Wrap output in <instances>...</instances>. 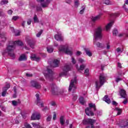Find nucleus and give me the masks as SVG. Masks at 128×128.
I'll use <instances>...</instances> for the list:
<instances>
[{
  "instance_id": "nucleus-50",
  "label": "nucleus",
  "mask_w": 128,
  "mask_h": 128,
  "mask_svg": "<svg viewBox=\"0 0 128 128\" xmlns=\"http://www.w3.org/2000/svg\"><path fill=\"white\" fill-rule=\"evenodd\" d=\"M74 6L76 8H78L80 6V3H78V1H75Z\"/></svg>"
},
{
  "instance_id": "nucleus-44",
  "label": "nucleus",
  "mask_w": 128,
  "mask_h": 128,
  "mask_svg": "<svg viewBox=\"0 0 128 128\" xmlns=\"http://www.w3.org/2000/svg\"><path fill=\"white\" fill-rule=\"evenodd\" d=\"M113 36H116L118 34V31L116 30H114L112 32Z\"/></svg>"
},
{
  "instance_id": "nucleus-2",
  "label": "nucleus",
  "mask_w": 128,
  "mask_h": 128,
  "mask_svg": "<svg viewBox=\"0 0 128 128\" xmlns=\"http://www.w3.org/2000/svg\"><path fill=\"white\" fill-rule=\"evenodd\" d=\"M102 26H99L96 28L94 32V44H96L97 48H104L102 44L97 42L98 40H102Z\"/></svg>"
},
{
  "instance_id": "nucleus-54",
  "label": "nucleus",
  "mask_w": 128,
  "mask_h": 128,
  "mask_svg": "<svg viewBox=\"0 0 128 128\" xmlns=\"http://www.w3.org/2000/svg\"><path fill=\"white\" fill-rule=\"evenodd\" d=\"M113 16H114V18H116V16H120V13H114L112 14Z\"/></svg>"
},
{
  "instance_id": "nucleus-30",
  "label": "nucleus",
  "mask_w": 128,
  "mask_h": 128,
  "mask_svg": "<svg viewBox=\"0 0 128 128\" xmlns=\"http://www.w3.org/2000/svg\"><path fill=\"white\" fill-rule=\"evenodd\" d=\"M115 110L117 112V115L120 116V114H122V109L116 107L115 108Z\"/></svg>"
},
{
  "instance_id": "nucleus-47",
  "label": "nucleus",
  "mask_w": 128,
  "mask_h": 128,
  "mask_svg": "<svg viewBox=\"0 0 128 128\" xmlns=\"http://www.w3.org/2000/svg\"><path fill=\"white\" fill-rule=\"evenodd\" d=\"M72 62L73 64H76V60H74V58H72Z\"/></svg>"
},
{
  "instance_id": "nucleus-45",
  "label": "nucleus",
  "mask_w": 128,
  "mask_h": 128,
  "mask_svg": "<svg viewBox=\"0 0 128 128\" xmlns=\"http://www.w3.org/2000/svg\"><path fill=\"white\" fill-rule=\"evenodd\" d=\"M42 30H40V31L36 34L37 38H40L42 35Z\"/></svg>"
},
{
  "instance_id": "nucleus-34",
  "label": "nucleus",
  "mask_w": 128,
  "mask_h": 128,
  "mask_svg": "<svg viewBox=\"0 0 128 128\" xmlns=\"http://www.w3.org/2000/svg\"><path fill=\"white\" fill-rule=\"evenodd\" d=\"M36 10L37 12H42V8L40 5H38L36 6Z\"/></svg>"
},
{
  "instance_id": "nucleus-9",
  "label": "nucleus",
  "mask_w": 128,
  "mask_h": 128,
  "mask_svg": "<svg viewBox=\"0 0 128 128\" xmlns=\"http://www.w3.org/2000/svg\"><path fill=\"white\" fill-rule=\"evenodd\" d=\"M94 122H96V120L92 119H84L82 121L83 124L86 125V124H90V128H94Z\"/></svg>"
},
{
  "instance_id": "nucleus-22",
  "label": "nucleus",
  "mask_w": 128,
  "mask_h": 128,
  "mask_svg": "<svg viewBox=\"0 0 128 128\" xmlns=\"http://www.w3.org/2000/svg\"><path fill=\"white\" fill-rule=\"evenodd\" d=\"M52 0H46V2L41 4L42 8H46L48 6V4Z\"/></svg>"
},
{
  "instance_id": "nucleus-12",
  "label": "nucleus",
  "mask_w": 128,
  "mask_h": 128,
  "mask_svg": "<svg viewBox=\"0 0 128 128\" xmlns=\"http://www.w3.org/2000/svg\"><path fill=\"white\" fill-rule=\"evenodd\" d=\"M10 88V85L8 83H6V86L2 88V96H4L6 94V90H8Z\"/></svg>"
},
{
  "instance_id": "nucleus-46",
  "label": "nucleus",
  "mask_w": 128,
  "mask_h": 128,
  "mask_svg": "<svg viewBox=\"0 0 128 128\" xmlns=\"http://www.w3.org/2000/svg\"><path fill=\"white\" fill-rule=\"evenodd\" d=\"M19 18L20 17L18 16H14L12 20H18Z\"/></svg>"
},
{
  "instance_id": "nucleus-53",
  "label": "nucleus",
  "mask_w": 128,
  "mask_h": 128,
  "mask_svg": "<svg viewBox=\"0 0 128 128\" xmlns=\"http://www.w3.org/2000/svg\"><path fill=\"white\" fill-rule=\"evenodd\" d=\"M122 80V78L117 77L116 78V82H120Z\"/></svg>"
},
{
  "instance_id": "nucleus-39",
  "label": "nucleus",
  "mask_w": 128,
  "mask_h": 128,
  "mask_svg": "<svg viewBox=\"0 0 128 128\" xmlns=\"http://www.w3.org/2000/svg\"><path fill=\"white\" fill-rule=\"evenodd\" d=\"M82 10H80V14H82L84 12V10H86V6H82Z\"/></svg>"
},
{
  "instance_id": "nucleus-62",
  "label": "nucleus",
  "mask_w": 128,
  "mask_h": 128,
  "mask_svg": "<svg viewBox=\"0 0 128 128\" xmlns=\"http://www.w3.org/2000/svg\"><path fill=\"white\" fill-rule=\"evenodd\" d=\"M82 54V52L80 51H78L76 53V55L77 56H80Z\"/></svg>"
},
{
  "instance_id": "nucleus-35",
  "label": "nucleus",
  "mask_w": 128,
  "mask_h": 128,
  "mask_svg": "<svg viewBox=\"0 0 128 128\" xmlns=\"http://www.w3.org/2000/svg\"><path fill=\"white\" fill-rule=\"evenodd\" d=\"M34 20L35 23L39 22L40 20H38V16L36 15H34Z\"/></svg>"
},
{
  "instance_id": "nucleus-18",
  "label": "nucleus",
  "mask_w": 128,
  "mask_h": 128,
  "mask_svg": "<svg viewBox=\"0 0 128 128\" xmlns=\"http://www.w3.org/2000/svg\"><path fill=\"white\" fill-rule=\"evenodd\" d=\"M120 96L123 98H126V92L124 89H121L120 90Z\"/></svg>"
},
{
  "instance_id": "nucleus-38",
  "label": "nucleus",
  "mask_w": 128,
  "mask_h": 128,
  "mask_svg": "<svg viewBox=\"0 0 128 128\" xmlns=\"http://www.w3.org/2000/svg\"><path fill=\"white\" fill-rule=\"evenodd\" d=\"M24 126H25L26 128H32V126H30V125L27 122L24 123Z\"/></svg>"
},
{
  "instance_id": "nucleus-33",
  "label": "nucleus",
  "mask_w": 128,
  "mask_h": 128,
  "mask_svg": "<svg viewBox=\"0 0 128 128\" xmlns=\"http://www.w3.org/2000/svg\"><path fill=\"white\" fill-rule=\"evenodd\" d=\"M18 104H20V102H16V100H12V106H18Z\"/></svg>"
},
{
  "instance_id": "nucleus-8",
  "label": "nucleus",
  "mask_w": 128,
  "mask_h": 128,
  "mask_svg": "<svg viewBox=\"0 0 128 128\" xmlns=\"http://www.w3.org/2000/svg\"><path fill=\"white\" fill-rule=\"evenodd\" d=\"M43 74L46 80H50V78H52L54 72H52V70L50 69V66L47 67V70L44 71Z\"/></svg>"
},
{
  "instance_id": "nucleus-51",
  "label": "nucleus",
  "mask_w": 128,
  "mask_h": 128,
  "mask_svg": "<svg viewBox=\"0 0 128 128\" xmlns=\"http://www.w3.org/2000/svg\"><path fill=\"white\" fill-rule=\"evenodd\" d=\"M123 8H124V10H125V12H128V8L126 7V4H124L123 5Z\"/></svg>"
},
{
  "instance_id": "nucleus-63",
  "label": "nucleus",
  "mask_w": 128,
  "mask_h": 128,
  "mask_svg": "<svg viewBox=\"0 0 128 128\" xmlns=\"http://www.w3.org/2000/svg\"><path fill=\"white\" fill-rule=\"evenodd\" d=\"M20 32H18L16 33L15 36H20Z\"/></svg>"
},
{
  "instance_id": "nucleus-59",
  "label": "nucleus",
  "mask_w": 128,
  "mask_h": 128,
  "mask_svg": "<svg viewBox=\"0 0 128 128\" xmlns=\"http://www.w3.org/2000/svg\"><path fill=\"white\" fill-rule=\"evenodd\" d=\"M124 104H128V99H126L124 101L122 102Z\"/></svg>"
},
{
  "instance_id": "nucleus-17",
  "label": "nucleus",
  "mask_w": 128,
  "mask_h": 128,
  "mask_svg": "<svg viewBox=\"0 0 128 128\" xmlns=\"http://www.w3.org/2000/svg\"><path fill=\"white\" fill-rule=\"evenodd\" d=\"M60 64V61L56 59L54 60L51 66L52 68H58V64Z\"/></svg>"
},
{
  "instance_id": "nucleus-52",
  "label": "nucleus",
  "mask_w": 128,
  "mask_h": 128,
  "mask_svg": "<svg viewBox=\"0 0 128 128\" xmlns=\"http://www.w3.org/2000/svg\"><path fill=\"white\" fill-rule=\"evenodd\" d=\"M52 120V116H49L46 118V122H50Z\"/></svg>"
},
{
  "instance_id": "nucleus-57",
  "label": "nucleus",
  "mask_w": 128,
  "mask_h": 128,
  "mask_svg": "<svg viewBox=\"0 0 128 128\" xmlns=\"http://www.w3.org/2000/svg\"><path fill=\"white\" fill-rule=\"evenodd\" d=\"M53 120H56V112H54V116H53Z\"/></svg>"
},
{
  "instance_id": "nucleus-27",
  "label": "nucleus",
  "mask_w": 128,
  "mask_h": 128,
  "mask_svg": "<svg viewBox=\"0 0 128 128\" xmlns=\"http://www.w3.org/2000/svg\"><path fill=\"white\" fill-rule=\"evenodd\" d=\"M47 52L49 54H50L54 52V48L52 46H49L47 47Z\"/></svg>"
},
{
  "instance_id": "nucleus-19",
  "label": "nucleus",
  "mask_w": 128,
  "mask_h": 128,
  "mask_svg": "<svg viewBox=\"0 0 128 128\" xmlns=\"http://www.w3.org/2000/svg\"><path fill=\"white\" fill-rule=\"evenodd\" d=\"M86 64H82L80 65V68H78V64L76 65V68L77 70H78V72H80V70H84V68H86Z\"/></svg>"
},
{
  "instance_id": "nucleus-36",
  "label": "nucleus",
  "mask_w": 128,
  "mask_h": 128,
  "mask_svg": "<svg viewBox=\"0 0 128 128\" xmlns=\"http://www.w3.org/2000/svg\"><path fill=\"white\" fill-rule=\"evenodd\" d=\"M84 74H86V76H89L90 75V69L88 68H86L85 70H84Z\"/></svg>"
},
{
  "instance_id": "nucleus-14",
  "label": "nucleus",
  "mask_w": 128,
  "mask_h": 128,
  "mask_svg": "<svg viewBox=\"0 0 128 128\" xmlns=\"http://www.w3.org/2000/svg\"><path fill=\"white\" fill-rule=\"evenodd\" d=\"M31 85L33 88H37L38 90L42 86L40 84H38L36 81H32L31 82Z\"/></svg>"
},
{
  "instance_id": "nucleus-32",
  "label": "nucleus",
  "mask_w": 128,
  "mask_h": 128,
  "mask_svg": "<svg viewBox=\"0 0 128 128\" xmlns=\"http://www.w3.org/2000/svg\"><path fill=\"white\" fill-rule=\"evenodd\" d=\"M32 126L35 128H38L40 127V123H34L32 122Z\"/></svg>"
},
{
  "instance_id": "nucleus-56",
  "label": "nucleus",
  "mask_w": 128,
  "mask_h": 128,
  "mask_svg": "<svg viewBox=\"0 0 128 128\" xmlns=\"http://www.w3.org/2000/svg\"><path fill=\"white\" fill-rule=\"evenodd\" d=\"M106 48L107 50H110V42L106 44Z\"/></svg>"
},
{
  "instance_id": "nucleus-37",
  "label": "nucleus",
  "mask_w": 128,
  "mask_h": 128,
  "mask_svg": "<svg viewBox=\"0 0 128 128\" xmlns=\"http://www.w3.org/2000/svg\"><path fill=\"white\" fill-rule=\"evenodd\" d=\"M8 3V0H3L0 2V4H2V6L4 4H6Z\"/></svg>"
},
{
  "instance_id": "nucleus-48",
  "label": "nucleus",
  "mask_w": 128,
  "mask_h": 128,
  "mask_svg": "<svg viewBox=\"0 0 128 128\" xmlns=\"http://www.w3.org/2000/svg\"><path fill=\"white\" fill-rule=\"evenodd\" d=\"M104 4H112L110 3V0H106L104 2Z\"/></svg>"
},
{
  "instance_id": "nucleus-7",
  "label": "nucleus",
  "mask_w": 128,
  "mask_h": 128,
  "mask_svg": "<svg viewBox=\"0 0 128 128\" xmlns=\"http://www.w3.org/2000/svg\"><path fill=\"white\" fill-rule=\"evenodd\" d=\"M51 92L52 94L54 96H58V94H64V90L58 92V87L54 84H52L51 86Z\"/></svg>"
},
{
  "instance_id": "nucleus-60",
  "label": "nucleus",
  "mask_w": 128,
  "mask_h": 128,
  "mask_svg": "<svg viewBox=\"0 0 128 128\" xmlns=\"http://www.w3.org/2000/svg\"><path fill=\"white\" fill-rule=\"evenodd\" d=\"M8 14H12V10H10L8 11Z\"/></svg>"
},
{
  "instance_id": "nucleus-21",
  "label": "nucleus",
  "mask_w": 128,
  "mask_h": 128,
  "mask_svg": "<svg viewBox=\"0 0 128 128\" xmlns=\"http://www.w3.org/2000/svg\"><path fill=\"white\" fill-rule=\"evenodd\" d=\"M112 24H114V22H111L106 26V30L107 32L110 29L112 26Z\"/></svg>"
},
{
  "instance_id": "nucleus-4",
  "label": "nucleus",
  "mask_w": 128,
  "mask_h": 128,
  "mask_svg": "<svg viewBox=\"0 0 128 128\" xmlns=\"http://www.w3.org/2000/svg\"><path fill=\"white\" fill-rule=\"evenodd\" d=\"M59 52H64L66 54H68L69 56L72 55V51L68 48V45L66 44L64 46L61 45L58 48Z\"/></svg>"
},
{
  "instance_id": "nucleus-43",
  "label": "nucleus",
  "mask_w": 128,
  "mask_h": 128,
  "mask_svg": "<svg viewBox=\"0 0 128 128\" xmlns=\"http://www.w3.org/2000/svg\"><path fill=\"white\" fill-rule=\"evenodd\" d=\"M78 62H80V64H83V62H84L86 61L82 58H78Z\"/></svg>"
},
{
  "instance_id": "nucleus-13",
  "label": "nucleus",
  "mask_w": 128,
  "mask_h": 128,
  "mask_svg": "<svg viewBox=\"0 0 128 128\" xmlns=\"http://www.w3.org/2000/svg\"><path fill=\"white\" fill-rule=\"evenodd\" d=\"M40 118V115L36 112L34 113L31 116L32 120H38Z\"/></svg>"
},
{
  "instance_id": "nucleus-16",
  "label": "nucleus",
  "mask_w": 128,
  "mask_h": 128,
  "mask_svg": "<svg viewBox=\"0 0 128 128\" xmlns=\"http://www.w3.org/2000/svg\"><path fill=\"white\" fill-rule=\"evenodd\" d=\"M54 38L56 40H58L59 42L64 41V36H62V34H56L54 36Z\"/></svg>"
},
{
  "instance_id": "nucleus-25",
  "label": "nucleus",
  "mask_w": 128,
  "mask_h": 128,
  "mask_svg": "<svg viewBox=\"0 0 128 128\" xmlns=\"http://www.w3.org/2000/svg\"><path fill=\"white\" fill-rule=\"evenodd\" d=\"M85 52H86V54L88 56H92V52L88 48H85L84 49Z\"/></svg>"
},
{
  "instance_id": "nucleus-20",
  "label": "nucleus",
  "mask_w": 128,
  "mask_h": 128,
  "mask_svg": "<svg viewBox=\"0 0 128 128\" xmlns=\"http://www.w3.org/2000/svg\"><path fill=\"white\" fill-rule=\"evenodd\" d=\"M31 58L32 60H36V62H40V57H36V54H32L31 56Z\"/></svg>"
},
{
  "instance_id": "nucleus-29",
  "label": "nucleus",
  "mask_w": 128,
  "mask_h": 128,
  "mask_svg": "<svg viewBox=\"0 0 128 128\" xmlns=\"http://www.w3.org/2000/svg\"><path fill=\"white\" fill-rule=\"evenodd\" d=\"M60 124L61 126H64V116H61L60 117Z\"/></svg>"
},
{
  "instance_id": "nucleus-1",
  "label": "nucleus",
  "mask_w": 128,
  "mask_h": 128,
  "mask_svg": "<svg viewBox=\"0 0 128 128\" xmlns=\"http://www.w3.org/2000/svg\"><path fill=\"white\" fill-rule=\"evenodd\" d=\"M23 46L24 44L20 40L15 41H10L9 42V44L7 46L6 50H4L2 52V56H6L8 54L9 56H10L12 60L16 58V54L14 53V50L16 48V46Z\"/></svg>"
},
{
  "instance_id": "nucleus-24",
  "label": "nucleus",
  "mask_w": 128,
  "mask_h": 128,
  "mask_svg": "<svg viewBox=\"0 0 128 128\" xmlns=\"http://www.w3.org/2000/svg\"><path fill=\"white\" fill-rule=\"evenodd\" d=\"M18 60L20 62H22L23 60H26V56L24 54H22L19 58Z\"/></svg>"
},
{
  "instance_id": "nucleus-10",
  "label": "nucleus",
  "mask_w": 128,
  "mask_h": 128,
  "mask_svg": "<svg viewBox=\"0 0 128 128\" xmlns=\"http://www.w3.org/2000/svg\"><path fill=\"white\" fill-rule=\"evenodd\" d=\"M70 66L66 65L63 68V72L59 74V76H66L68 74V72H70Z\"/></svg>"
},
{
  "instance_id": "nucleus-61",
  "label": "nucleus",
  "mask_w": 128,
  "mask_h": 128,
  "mask_svg": "<svg viewBox=\"0 0 128 128\" xmlns=\"http://www.w3.org/2000/svg\"><path fill=\"white\" fill-rule=\"evenodd\" d=\"M112 104H113V106H118V103L116 101H113Z\"/></svg>"
},
{
  "instance_id": "nucleus-64",
  "label": "nucleus",
  "mask_w": 128,
  "mask_h": 128,
  "mask_svg": "<svg viewBox=\"0 0 128 128\" xmlns=\"http://www.w3.org/2000/svg\"><path fill=\"white\" fill-rule=\"evenodd\" d=\"M124 4H128V0H126L124 1Z\"/></svg>"
},
{
  "instance_id": "nucleus-28",
  "label": "nucleus",
  "mask_w": 128,
  "mask_h": 128,
  "mask_svg": "<svg viewBox=\"0 0 128 128\" xmlns=\"http://www.w3.org/2000/svg\"><path fill=\"white\" fill-rule=\"evenodd\" d=\"M100 15L99 14L95 17H92V22H96V20H100Z\"/></svg>"
},
{
  "instance_id": "nucleus-42",
  "label": "nucleus",
  "mask_w": 128,
  "mask_h": 128,
  "mask_svg": "<svg viewBox=\"0 0 128 128\" xmlns=\"http://www.w3.org/2000/svg\"><path fill=\"white\" fill-rule=\"evenodd\" d=\"M122 126L124 128H126V126H128V120L124 122Z\"/></svg>"
},
{
  "instance_id": "nucleus-40",
  "label": "nucleus",
  "mask_w": 128,
  "mask_h": 128,
  "mask_svg": "<svg viewBox=\"0 0 128 128\" xmlns=\"http://www.w3.org/2000/svg\"><path fill=\"white\" fill-rule=\"evenodd\" d=\"M124 50H122V48H118L116 49V51L117 52H119L120 54H122V52Z\"/></svg>"
},
{
  "instance_id": "nucleus-6",
  "label": "nucleus",
  "mask_w": 128,
  "mask_h": 128,
  "mask_svg": "<svg viewBox=\"0 0 128 128\" xmlns=\"http://www.w3.org/2000/svg\"><path fill=\"white\" fill-rule=\"evenodd\" d=\"M77 82L76 77H74V79L71 80L69 86L68 92H76V84Z\"/></svg>"
},
{
  "instance_id": "nucleus-58",
  "label": "nucleus",
  "mask_w": 128,
  "mask_h": 128,
  "mask_svg": "<svg viewBox=\"0 0 128 128\" xmlns=\"http://www.w3.org/2000/svg\"><path fill=\"white\" fill-rule=\"evenodd\" d=\"M27 24L28 26H30V24H32V20L30 19L28 20L27 21Z\"/></svg>"
},
{
  "instance_id": "nucleus-55",
  "label": "nucleus",
  "mask_w": 128,
  "mask_h": 128,
  "mask_svg": "<svg viewBox=\"0 0 128 128\" xmlns=\"http://www.w3.org/2000/svg\"><path fill=\"white\" fill-rule=\"evenodd\" d=\"M50 105L52 106H56V102L52 101L50 102Z\"/></svg>"
},
{
  "instance_id": "nucleus-26",
  "label": "nucleus",
  "mask_w": 128,
  "mask_h": 128,
  "mask_svg": "<svg viewBox=\"0 0 128 128\" xmlns=\"http://www.w3.org/2000/svg\"><path fill=\"white\" fill-rule=\"evenodd\" d=\"M79 102L81 104H86V101L84 100V98L82 96H80L79 98Z\"/></svg>"
},
{
  "instance_id": "nucleus-15",
  "label": "nucleus",
  "mask_w": 128,
  "mask_h": 128,
  "mask_svg": "<svg viewBox=\"0 0 128 128\" xmlns=\"http://www.w3.org/2000/svg\"><path fill=\"white\" fill-rule=\"evenodd\" d=\"M27 44L30 46L32 48H34V46H36V42L32 40L28 39L27 40Z\"/></svg>"
},
{
  "instance_id": "nucleus-41",
  "label": "nucleus",
  "mask_w": 128,
  "mask_h": 128,
  "mask_svg": "<svg viewBox=\"0 0 128 128\" xmlns=\"http://www.w3.org/2000/svg\"><path fill=\"white\" fill-rule=\"evenodd\" d=\"M14 94L13 96V98H16V87L14 86Z\"/></svg>"
},
{
  "instance_id": "nucleus-23",
  "label": "nucleus",
  "mask_w": 128,
  "mask_h": 128,
  "mask_svg": "<svg viewBox=\"0 0 128 128\" xmlns=\"http://www.w3.org/2000/svg\"><path fill=\"white\" fill-rule=\"evenodd\" d=\"M103 100L106 102L107 104H110L111 101H110V98H108V95H106L104 96V97L103 98Z\"/></svg>"
},
{
  "instance_id": "nucleus-5",
  "label": "nucleus",
  "mask_w": 128,
  "mask_h": 128,
  "mask_svg": "<svg viewBox=\"0 0 128 128\" xmlns=\"http://www.w3.org/2000/svg\"><path fill=\"white\" fill-rule=\"evenodd\" d=\"M89 108H87L85 110V112L87 116H94V112L92 111V108H93L94 111H96V104L90 103L88 104Z\"/></svg>"
},
{
  "instance_id": "nucleus-49",
  "label": "nucleus",
  "mask_w": 128,
  "mask_h": 128,
  "mask_svg": "<svg viewBox=\"0 0 128 128\" xmlns=\"http://www.w3.org/2000/svg\"><path fill=\"white\" fill-rule=\"evenodd\" d=\"M72 96V100H78V96L76 94H73Z\"/></svg>"
},
{
  "instance_id": "nucleus-31",
  "label": "nucleus",
  "mask_w": 128,
  "mask_h": 128,
  "mask_svg": "<svg viewBox=\"0 0 128 128\" xmlns=\"http://www.w3.org/2000/svg\"><path fill=\"white\" fill-rule=\"evenodd\" d=\"M0 38H1V42H6V38L4 36V34H0Z\"/></svg>"
},
{
  "instance_id": "nucleus-3",
  "label": "nucleus",
  "mask_w": 128,
  "mask_h": 128,
  "mask_svg": "<svg viewBox=\"0 0 128 128\" xmlns=\"http://www.w3.org/2000/svg\"><path fill=\"white\" fill-rule=\"evenodd\" d=\"M106 76L104 74H101L99 76V81H96V90H98L102 86H103L104 84L106 82Z\"/></svg>"
},
{
  "instance_id": "nucleus-11",
  "label": "nucleus",
  "mask_w": 128,
  "mask_h": 128,
  "mask_svg": "<svg viewBox=\"0 0 128 128\" xmlns=\"http://www.w3.org/2000/svg\"><path fill=\"white\" fill-rule=\"evenodd\" d=\"M36 104L39 106L40 108H44V102L40 100V94L38 93H37L36 94Z\"/></svg>"
}]
</instances>
